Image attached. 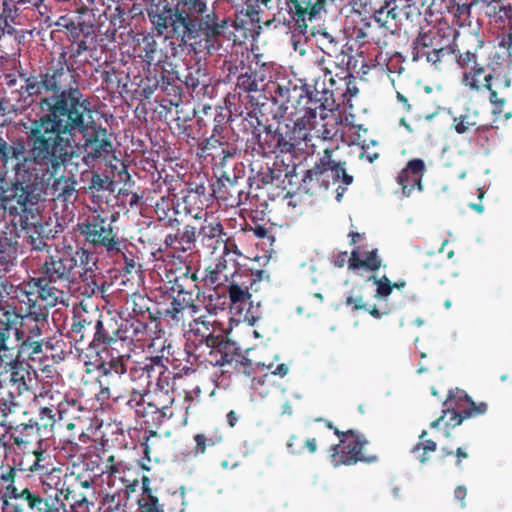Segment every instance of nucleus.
Returning <instances> with one entry per match:
<instances>
[{
  "instance_id": "1",
  "label": "nucleus",
  "mask_w": 512,
  "mask_h": 512,
  "mask_svg": "<svg viewBox=\"0 0 512 512\" xmlns=\"http://www.w3.org/2000/svg\"><path fill=\"white\" fill-rule=\"evenodd\" d=\"M24 84L20 91L37 101L45 112L30 123L26 131L29 153L38 164L56 174L73 159L76 135L83 136L82 161L94 167L113 152L106 127L92 120L90 99L80 89L79 75L67 53L61 52L38 75L20 74Z\"/></svg>"
},
{
  "instance_id": "2",
  "label": "nucleus",
  "mask_w": 512,
  "mask_h": 512,
  "mask_svg": "<svg viewBox=\"0 0 512 512\" xmlns=\"http://www.w3.org/2000/svg\"><path fill=\"white\" fill-rule=\"evenodd\" d=\"M27 141L22 137L6 140L0 135V174H14L7 188L0 186V229L12 222L24 223L20 216L29 204H38L43 191V180L35 156L27 150Z\"/></svg>"
},
{
  "instance_id": "3",
  "label": "nucleus",
  "mask_w": 512,
  "mask_h": 512,
  "mask_svg": "<svg viewBox=\"0 0 512 512\" xmlns=\"http://www.w3.org/2000/svg\"><path fill=\"white\" fill-rule=\"evenodd\" d=\"M146 11L159 36L166 34L165 40L175 39L182 46L202 40L210 43L224 35L229 24L227 19L218 23L214 10L207 12L203 0H177L174 7L163 0L150 3Z\"/></svg>"
},
{
  "instance_id": "4",
  "label": "nucleus",
  "mask_w": 512,
  "mask_h": 512,
  "mask_svg": "<svg viewBox=\"0 0 512 512\" xmlns=\"http://www.w3.org/2000/svg\"><path fill=\"white\" fill-rule=\"evenodd\" d=\"M128 360V355H119L99 364L97 377L100 386L99 399H112L114 402H118L130 394L139 395L140 399L145 397L148 379L146 376L147 358L130 367L127 366Z\"/></svg>"
},
{
  "instance_id": "5",
  "label": "nucleus",
  "mask_w": 512,
  "mask_h": 512,
  "mask_svg": "<svg viewBox=\"0 0 512 512\" xmlns=\"http://www.w3.org/2000/svg\"><path fill=\"white\" fill-rule=\"evenodd\" d=\"M482 45L483 42L478 41L473 51L467 49L458 51V54H456L455 62L459 68L464 70L461 83L471 92L487 91L489 102L493 106L492 113L498 116L504 114V117L509 119L511 113H504L507 97L503 92L511 86V78L508 73L496 72L495 69L486 73V68L479 63L477 55V51Z\"/></svg>"
},
{
  "instance_id": "6",
  "label": "nucleus",
  "mask_w": 512,
  "mask_h": 512,
  "mask_svg": "<svg viewBox=\"0 0 512 512\" xmlns=\"http://www.w3.org/2000/svg\"><path fill=\"white\" fill-rule=\"evenodd\" d=\"M96 261L92 251L68 245L55 254L47 255L38 268V274L49 286L65 291L76 280L80 269L85 273L90 272Z\"/></svg>"
},
{
  "instance_id": "7",
  "label": "nucleus",
  "mask_w": 512,
  "mask_h": 512,
  "mask_svg": "<svg viewBox=\"0 0 512 512\" xmlns=\"http://www.w3.org/2000/svg\"><path fill=\"white\" fill-rule=\"evenodd\" d=\"M198 281L197 272L192 271L190 266H186L185 271L171 281V290L175 295L163 309L162 315L165 320L184 328L186 323L200 312V305L196 302L201 294Z\"/></svg>"
},
{
  "instance_id": "8",
  "label": "nucleus",
  "mask_w": 512,
  "mask_h": 512,
  "mask_svg": "<svg viewBox=\"0 0 512 512\" xmlns=\"http://www.w3.org/2000/svg\"><path fill=\"white\" fill-rule=\"evenodd\" d=\"M458 32L449 26L432 27L428 31L420 32L413 42L412 60L419 61L422 58L437 69L442 68V63L447 56L461 51L455 43Z\"/></svg>"
},
{
  "instance_id": "9",
  "label": "nucleus",
  "mask_w": 512,
  "mask_h": 512,
  "mask_svg": "<svg viewBox=\"0 0 512 512\" xmlns=\"http://www.w3.org/2000/svg\"><path fill=\"white\" fill-rule=\"evenodd\" d=\"M14 314L17 316L15 324L8 330L9 350L14 348L10 345L13 332L19 353L29 355L41 353L44 344L42 335L48 326L49 312L29 310L26 314L21 315L14 306Z\"/></svg>"
},
{
  "instance_id": "10",
  "label": "nucleus",
  "mask_w": 512,
  "mask_h": 512,
  "mask_svg": "<svg viewBox=\"0 0 512 512\" xmlns=\"http://www.w3.org/2000/svg\"><path fill=\"white\" fill-rule=\"evenodd\" d=\"M340 180L343 185L336 188L338 202L342 200L346 186L353 182V176L346 172L345 162H337L332 159V151L329 148L324 149L323 156L311 169L306 171L303 177V183L307 190H327Z\"/></svg>"
},
{
  "instance_id": "11",
  "label": "nucleus",
  "mask_w": 512,
  "mask_h": 512,
  "mask_svg": "<svg viewBox=\"0 0 512 512\" xmlns=\"http://www.w3.org/2000/svg\"><path fill=\"white\" fill-rule=\"evenodd\" d=\"M7 495L3 512H70L63 499L57 498L54 492L24 487L12 489Z\"/></svg>"
},
{
  "instance_id": "12",
  "label": "nucleus",
  "mask_w": 512,
  "mask_h": 512,
  "mask_svg": "<svg viewBox=\"0 0 512 512\" xmlns=\"http://www.w3.org/2000/svg\"><path fill=\"white\" fill-rule=\"evenodd\" d=\"M277 16L283 24L305 34L308 23L322 20L327 14V0H276Z\"/></svg>"
},
{
  "instance_id": "13",
  "label": "nucleus",
  "mask_w": 512,
  "mask_h": 512,
  "mask_svg": "<svg viewBox=\"0 0 512 512\" xmlns=\"http://www.w3.org/2000/svg\"><path fill=\"white\" fill-rule=\"evenodd\" d=\"M115 216H103L99 213L89 215L78 224V230L84 240L95 248L104 249L108 255L117 256L126 245L120 240L113 227Z\"/></svg>"
},
{
  "instance_id": "14",
  "label": "nucleus",
  "mask_w": 512,
  "mask_h": 512,
  "mask_svg": "<svg viewBox=\"0 0 512 512\" xmlns=\"http://www.w3.org/2000/svg\"><path fill=\"white\" fill-rule=\"evenodd\" d=\"M16 298L27 305V311H48L47 307L66 304L67 293L51 287L39 274L30 277L16 286Z\"/></svg>"
},
{
  "instance_id": "15",
  "label": "nucleus",
  "mask_w": 512,
  "mask_h": 512,
  "mask_svg": "<svg viewBox=\"0 0 512 512\" xmlns=\"http://www.w3.org/2000/svg\"><path fill=\"white\" fill-rule=\"evenodd\" d=\"M341 443L331 447V462L333 466L354 465L357 462L374 463L378 460L376 454L366 452L368 440L354 430L344 431Z\"/></svg>"
},
{
  "instance_id": "16",
  "label": "nucleus",
  "mask_w": 512,
  "mask_h": 512,
  "mask_svg": "<svg viewBox=\"0 0 512 512\" xmlns=\"http://www.w3.org/2000/svg\"><path fill=\"white\" fill-rule=\"evenodd\" d=\"M94 484V476L90 473L77 472V466L74 465L70 475L65 476L62 486L60 488H53V492L57 498L64 500L70 512H88V497L83 492H80L79 489H93Z\"/></svg>"
},
{
  "instance_id": "17",
  "label": "nucleus",
  "mask_w": 512,
  "mask_h": 512,
  "mask_svg": "<svg viewBox=\"0 0 512 512\" xmlns=\"http://www.w3.org/2000/svg\"><path fill=\"white\" fill-rule=\"evenodd\" d=\"M38 204H29L27 209L31 210V214H27L26 211L21 212L20 216L24 223L14 222L8 225V228H15V232L18 234L17 238L21 237V233H25L26 244L35 251H43L49 248L47 243V236L44 233V227L41 223V215L37 207Z\"/></svg>"
},
{
  "instance_id": "18",
  "label": "nucleus",
  "mask_w": 512,
  "mask_h": 512,
  "mask_svg": "<svg viewBox=\"0 0 512 512\" xmlns=\"http://www.w3.org/2000/svg\"><path fill=\"white\" fill-rule=\"evenodd\" d=\"M288 131L289 124L278 123L274 129L272 125L266 126L263 134L258 135V154H295Z\"/></svg>"
},
{
  "instance_id": "19",
  "label": "nucleus",
  "mask_w": 512,
  "mask_h": 512,
  "mask_svg": "<svg viewBox=\"0 0 512 512\" xmlns=\"http://www.w3.org/2000/svg\"><path fill=\"white\" fill-rule=\"evenodd\" d=\"M125 398H128L126 404L131 409H135L136 414L141 415L142 417H146L149 414H155V419L161 423L164 420H168L176 416L173 408V397H168L167 402H164L161 400L162 395H156L154 401L147 402L146 406L144 397L140 399L139 395L130 394Z\"/></svg>"
},
{
  "instance_id": "20",
  "label": "nucleus",
  "mask_w": 512,
  "mask_h": 512,
  "mask_svg": "<svg viewBox=\"0 0 512 512\" xmlns=\"http://www.w3.org/2000/svg\"><path fill=\"white\" fill-rule=\"evenodd\" d=\"M182 45L176 44L174 41L169 40L166 51L158 48V43L153 34L147 33L142 34L141 39L138 40L139 56L149 66L155 64L159 66L161 63H166V60L170 57H176L179 53V49L183 50Z\"/></svg>"
},
{
  "instance_id": "21",
  "label": "nucleus",
  "mask_w": 512,
  "mask_h": 512,
  "mask_svg": "<svg viewBox=\"0 0 512 512\" xmlns=\"http://www.w3.org/2000/svg\"><path fill=\"white\" fill-rule=\"evenodd\" d=\"M98 309L89 312L82 309L74 313L67 336L76 342H87L92 347Z\"/></svg>"
},
{
  "instance_id": "22",
  "label": "nucleus",
  "mask_w": 512,
  "mask_h": 512,
  "mask_svg": "<svg viewBox=\"0 0 512 512\" xmlns=\"http://www.w3.org/2000/svg\"><path fill=\"white\" fill-rule=\"evenodd\" d=\"M312 123L301 116H297L293 125H289L288 134H290L291 142L294 144L295 154L304 153L309 155L315 152L317 143L313 139Z\"/></svg>"
},
{
  "instance_id": "23",
  "label": "nucleus",
  "mask_w": 512,
  "mask_h": 512,
  "mask_svg": "<svg viewBox=\"0 0 512 512\" xmlns=\"http://www.w3.org/2000/svg\"><path fill=\"white\" fill-rule=\"evenodd\" d=\"M425 172L426 166L422 159L415 158L408 161L396 178L404 197H410L416 188L419 191L423 189L422 180Z\"/></svg>"
},
{
  "instance_id": "24",
  "label": "nucleus",
  "mask_w": 512,
  "mask_h": 512,
  "mask_svg": "<svg viewBox=\"0 0 512 512\" xmlns=\"http://www.w3.org/2000/svg\"><path fill=\"white\" fill-rule=\"evenodd\" d=\"M214 347H199V354L196 358L203 357L200 360L201 363H208L212 366H226L230 365L235 355L237 346L235 342L227 339L217 341L213 345Z\"/></svg>"
},
{
  "instance_id": "25",
  "label": "nucleus",
  "mask_w": 512,
  "mask_h": 512,
  "mask_svg": "<svg viewBox=\"0 0 512 512\" xmlns=\"http://www.w3.org/2000/svg\"><path fill=\"white\" fill-rule=\"evenodd\" d=\"M120 323L114 317L98 310L92 348L105 347L119 340Z\"/></svg>"
},
{
  "instance_id": "26",
  "label": "nucleus",
  "mask_w": 512,
  "mask_h": 512,
  "mask_svg": "<svg viewBox=\"0 0 512 512\" xmlns=\"http://www.w3.org/2000/svg\"><path fill=\"white\" fill-rule=\"evenodd\" d=\"M229 245L225 244V252L216 259L214 264L209 265L205 270L203 281L205 285L218 288L229 280L235 279L236 270L230 268L227 257L229 256Z\"/></svg>"
},
{
  "instance_id": "27",
  "label": "nucleus",
  "mask_w": 512,
  "mask_h": 512,
  "mask_svg": "<svg viewBox=\"0 0 512 512\" xmlns=\"http://www.w3.org/2000/svg\"><path fill=\"white\" fill-rule=\"evenodd\" d=\"M17 236L15 228L0 229V274H6L15 266L17 259Z\"/></svg>"
},
{
  "instance_id": "28",
  "label": "nucleus",
  "mask_w": 512,
  "mask_h": 512,
  "mask_svg": "<svg viewBox=\"0 0 512 512\" xmlns=\"http://www.w3.org/2000/svg\"><path fill=\"white\" fill-rule=\"evenodd\" d=\"M150 339L148 325L138 318L124 319L120 322L119 340L134 344L135 347L145 346Z\"/></svg>"
},
{
  "instance_id": "29",
  "label": "nucleus",
  "mask_w": 512,
  "mask_h": 512,
  "mask_svg": "<svg viewBox=\"0 0 512 512\" xmlns=\"http://www.w3.org/2000/svg\"><path fill=\"white\" fill-rule=\"evenodd\" d=\"M180 204L175 205L174 198L170 196L161 197L155 205V214L159 223H151L149 227L153 226L154 229L159 227L176 228L180 225V220L177 218L179 213L178 207Z\"/></svg>"
},
{
  "instance_id": "30",
  "label": "nucleus",
  "mask_w": 512,
  "mask_h": 512,
  "mask_svg": "<svg viewBox=\"0 0 512 512\" xmlns=\"http://www.w3.org/2000/svg\"><path fill=\"white\" fill-rule=\"evenodd\" d=\"M205 318V315H196L188 321L189 331L195 335L198 342L196 351L199 347H214L215 342L224 339L222 335H214L213 330L210 329L211 322Z\"/></svg>"
},
{
  "instance_id": "31",
  "label": "nucleus",
  "mask_w": 512,
  "mask_h": 512,
  "mask_svg": "<svg viewBox=\"0 0 512 512\" xmlns=\"http://www.w3.org/2000/svg\"><path fill=\"white\" fill-rule=\"evenodd\" d=\"M204 221L197 231V238L200 239L203 246L216 250L219 245L224 243L226 233L224 232L223 225L217 219L208 216L202 218Z\"/></svg>"
},
{
  "instance_id": "32",
  "label": "nucleus",
  "mask_w": 512,
  "mask_h": 512,
  "mask_svg": "<svg viewBox=\"0 0 512 512\" xmlns=\"http://www.w3.org/2000/svg\"><path fill=\"white\" fill-rule=\"evenodd\" d=\"M202 152L211 157L215 165L224 166L228 158H233L237 153V146L232 142H219L214 138H206L201 144Z\"/></svg>"
},
{
  "instance_id": "33",
  "label": "nucleus",
  "mask_w": 512,
  "mask_h": 512,
  "mask_svg": "<svg viewBox=\"0 0 512 512\" xmlns=\"http://www.w3.org/2000/svg\"><path fill=\"white\" fill-rule=\"evenodd\" d=\"M197 241V229L192 225H185L183 230L177 233H169L165 236L164 245L166 249L179 252H186L195 248Z\"/></svg>"
},
{
  "instance_id": "34",
  "label": "nucleus",
  "mask_w": 512,
  "mask_h": 512,
  "mask_svg": "<svg viewBox=\"0 0 512 512\" xmlns=\"http://www.w3.org/2000/svg\"><path fill=\"white\" fill-rule=\"evenodd\" d=\"M465 399L469 403V406L465 409H462L461 411H456L455 409L451 408V402H452V395L450 394L449 397L444 401V406L447 407V411L451 412V417L448 421H446V426L456 427L460 425L463 420L484 415L488 410V405L485 402H480L476 404L471 400V398L465 394Z\"/></svg>"
},
{
  "instance_id": "35",
  "label": "nucleus",
  "mask_w": 512,
  "mask_h": 512,
  "mask_svg": "<svg viewBox=\"0 0 512 512\" xmlns=\"http://www.w3.org/2000/svg\"><path fill=\"white\" fill-rule=\"evenodd\" d=\"M9 430L10 439L18 448L31 444L34 441L40 443L42 440L39 434L40 429L38 422L32 419L27 423L10 424Z\"/></svg>"
},
{
  "instance_id": "36",
  "label": "nucleus",
  "mask_w": 512,
  "mask_h": 512,
  "mask_svg": "<svg viewBox=\"0 0 512 512\" xmlns=\"http://www.w3.org/2000/svg\"><path fill=\"white\" fill-rule=\"evenodd\" d=\"M416 10V14L420 16V12L417 8L412 5H406L403 8H399L396 5V0H385L384 4L375 11V19L377 22H381L386 28H390L389 19L395 22L394 28L397 27L396 21L400 19L401 14L404 13L406 18H410V15Z\"/></svg>"
},
{
  "instance_id": "37",
  "label": "nucleus",
  "mask_w": 512,
  "mask_h": 512,
  "mask_svg": "<svg viewBox=\"0 0 512 512\" xmlns=\"http://www.w3.org/2000/svg\"><path fill=\"white\" fill-rule=\"evenodd\" d=\"M78 32L80 36L73 37L70 45V59H77L84 52L92 51L96 47V34L92 24H82Z\"/></svg>"
},
{
  "instance_id": "38",
  "label": "nucleus",
  "mask_w": 512,
  "mask_h": 512,
  "mask_svg": "<svg viewBox=\"0 0 512 512\" xmlns=\"http://www.w3.org/2000/svg\"><path fill=\"white\" fill-rule=\"evenodd\" d=\"M195 446L192 449L194 456L203 455L208 448L221 444L224 440L223 433L218 427L207 428L193 436Z\"/></svg>"
},
{
  "instance_id": "39",
  "label": "nucleus",
  "mask_w": 512,
  "mask_h": 512,
  "mask_svg": "<svg viewBox=\"0 0 512 512\" xmlns=\"http://www.w3.org/2000/svg\"><path fill=\"white\" fill-rule=\"evenodd\" d=\"M181 81L197 96L207 94L210 88V78L200 67H188Z\"/></svg>"
},
{
  "instance_id": "40",
  "label": "nucleus",
  "mask_w": 512,
  "mask_h": 512,
  "mask_svg": "<svg viewBox=\"0 0 512 512\" xmlns=\"http://www.w3.org/2000/svg\"><path fill=\"white\" fill-rule=\"evenodd\" d=\"M238 184V177L234 176L233 178L224 175L218 177L211 185V195H214L215 199L221 201H228L229 198L233 197L234 194L240 195L241 191L236 190V186Z\"/></svg>"
},
{
  "instance_id": "41",
  "label": "nucleus",
  "mask_w": 512,
  "mask_h": 512,
  "mask_svg": "<svg viewBox=\"0 0 512 512\" xmlns=\"http://www.w3.org/2000/svg\"><path fill=\"white\" fill-rule=\"evenodd\" d=\"M313 139L333 140L339 132V123L336 118L328 119L327 114H319V120L312 123Z\"/></svg>"
},
{
  "instance_id": "42",
  "label": "nucleus",
  "mask_w": 512,
  "mask_h": 512,
  "mask_svg": "<svg viewBox=\"0 0 512 512\" xmlns=\"http://www.w3.org/2000/svg\"><path fill=\"white\" fill-rule=\"evenodd\" d=\"M381 265L382 261L378 255V249H373L365 253L364 259L360 257L359 247H356L351 252L349 259V269L357 270L360 268H365L366 270L375 272L381 267Z\"/></svg>"
},
{
  "instance_id": "43",
  "label": "nucleus",
  "mask_w": 512,
  "mask_h": 512,
  "mask_svg": "<svg viewBox=\"0 0 512 512\" xmlns=\"http://www.w3.org/2000/svg\"><path fill=\"white\" fill-rule=\"evenodd\" d=\"M478 112L467 109L465 113L453 118V127L458 134H465L471 130L477 133L489 130L487 125H478Z\"/></svg>"
},
{
  "instance_id": "44",
  "label": "nucleus",
  "mask_w": 512,
  "mask_h": 512,
  "mask_svg": "<svg viewBox=\"0 0 512 512\" xmlns=\"http://www.w3.org/2000/svg\"><path fill=\"white\" fill-rule=\"evenodd\" d=\"M396 98L399 103L402 104L403 110L409 114L414 116L417 119L425 118L430 120L434 113H428L424 107V102L421 98L416 97L414 95L406 96L403 93L397 91Z\"/></svg>"
},
{
  "instance_id": "45",
  "label": "nucleus",
  "mask_w": 512,
  "mask_h": 512,
  "mask_svg": "<svg viewBox=\"0 0 512 512\" xmlns=\"http://www.w3.org/2000/svg\"><path fill=\"white\" fill-rule=\"evenodd\" d=\"M321 100L313 98L311 95L305 92L304 95H300L295 109L300 116L315 122L318 114H326V111H322V106H319Z\"/></svg>"
},
{
  "instance_id": "46",
  "label": "nucleus",
  "mask_w": 512,
  "mask_h": 512,
  "mask_svg": "<svg viewBox=\"0 0 512 512\" xmlns=\"http://www.w3.org/2000/svg\"><path fill=\"white\" fill-rule=\"evenodd\" d=\"M255 280L247 279L246 281H237L232 279L228 286L229 299L232 304H246L250 301V289L253 288Z\"/></svg>"
},
{
  "instance_id": "47",
  "label": "nucleus",
  "mask_w": 512,
  "mask_h": 512,
  "mask_svg": "<svg viewBox=\"0 0 512 512\" xmlns=\"http://www.w3.org/2000/svg\"><path fill=\"white\" fill-rule=\"evenodd\" d=\"M16 318L13 305H0V354L9 350L8 330L15 324Z\"/></svg>"
},
{
  "instance_id": "48",
  "label": "nucleus",
  "mask_w": 512,
  "mask_h": 512,
  "mask_svg": "<svg viewBox=\"0 0 512 512\" xmlns=\"http://www.w3.org/2000/svg\"><path fill=\"white\" fill-rule=\"evenodd\" d=\"M76 181L71 177L56 178L51 187L52 195L63 202H70L76 198Z\"/></svg>"
},
{
  "instance_id": "49",
  "label": "nucleus",
  "mask_w": 512,
  "mask_h": 512,
  "mask_svg": "<svg viewBox=\"0 0 512 512\" xmlns=\"http://www.w3.org/2000/svg\"><path fill=\"white\" fill-rule=\"evenodd\" d=\"M350 71H342L337 72L335 76H332V73L329 69H325V77H329V91L332 93V98H334V102L341 101L343 99V96H345V88L347 87L348 80L351 76Z\"/></svg>"
},
{
  "instance_id": "50",
  "label": "nucleus",
  "mask_w": 512,
  "mask_h": 512,
  "mask_svg": "<svg viewBox=\"0 0 512 512\" xmlns=\"http://www.w3.org/2000/svg\"><path fill=\"white\" fill-rule=\"evenodd\" d=\"M184 211L195 219H202L208 216L206 208L209 206L208 200H203L199 196L186 192L182 198Z\"/></svg>"
},
{
  "instance_id": "51",
  "label": "nucleus",
  "mask_w": 512,
  "mask_h": 512,
  "mask_svg": "<svg viewBox=\"0 0 512 512\" xmlns=\"http://www.w3.org/2000/svg\"><path fill=\"white\" fill-rule=\"evenodd\" d=\"M231 26L234 28L233 33V42L236 44L243 43L248 37L252 36L253 32V24L249 21L243 11L238 13L235 19L231 22Z\"/></svg>"
},
{
  "instance_id": "52",
  "label": "nucleus",
  "mask_w": 512,
  "mask_h": 512,
  "mask_svg": "<svg viewBox=\"0 0 512 512\" xmlns=\"http://www.w3.org/2000/svg\"><path fill=\"white\" fill-rule=\"evenodd\" d=\"M19 405L15 401V395L6 380L0 378V411L3 417L14 413Z\"/></svg>"
},
{
  "instance_id": "53",
  "label": "nucleus",
  "mask_w": 512,
  "mask_h": 512,
  "mask_svg": "<svg viewBox=\"0 0 512 512\" xmlns=\"http://www.w3.org/2000/svg\"><path fill=\"white\" fill-rule=\"evenodd\" d=\"M427 431L423 430L419 435V442L414 446L412 452L416 454L421 464L430 460V454L437 450V443L432 439H425Z\"/></svg>"
},
{
  "instance_id": "54",
  "label": "nucleus",
  "mask_w": 512,
  "mask_h": 512,
  "mask_svg": "<svg viewBox=\"0 0 512 512\" xmlns=\"http://www.w3.org/2000/svg\"><path fill=\"white\" fill-rule=\"evenodd\" d=\"M309 95H311L313 98L321 100L319 106H322V111H333L338 104H335L334 98H332V93H330L329 88L325 86V83L323 82L320 86V84L317 82L314 85L313 90L307 89L305 91Z\"/></svg>"
},
{
  "instance_id": "55",
  "label": "nucleus",
  "mask_w": 512,
  "mask_h": 512,
  "mask_svg": "<svg viewBox=\"0 0 512 512\" xmlns=\"http://www.w3.org/2000/svg\"><path fill=\"white\" fill-rule=\"evenodd\" d=\"M224 70L227 71V75L224 82H230L232 77H236L244 73V71H251V64L249 61H245L243 57L231 56L229 60H225L223 64Z\"/></svg>"
},
{
  "instance_id": "56",
  "label": "nucleus",
  "mask_w": 512,
  "mask_h": 512,
  "mask_svg": "<svg viewBox=\"0 0 512 512\" xmlns=\"http://www.w3.org/2000/svg\"><path fill=\"white\" fill-rule=\"evenodd\" d=\"M147 369H146V376H147V393L154 389L158 377H160L161 373L165 372V364L163 362L162 356H155L147 358Z\"/></svg>"
},
{
  "instance_id": "57",
  "label": "nucleus",
  "mask_w": 512,
  "mask_h": 512,
  "mask_svg": "<svg viewBox=\"0 0 512 512\" xmlns=\"http://www.w3.org/2000/svg\"><path fill=\"white\" fill-rule=\"evenodd\" d=\"M95 269H97V264L91 267V271L85 273L84 270H79L77 276L82 279L83 285L79 287L82 295L87 297H91L97 292H102L100 290L99 285L95 280Z\"/></svg>"
},
{
  "instance_id": "58",
  "label": "nucleus",
  "mask_w": 512,
  "mask_h": 512,
  "mask_svg": "<svg viewBox=\"0 0 512 512\" xmlns=\"http://www.w3.org/2000/svg\"><path fill=\"white\" fill-rule=\"evenodd\" d=\"M127 470L125 462L116 459L114 455H109L104 465L102 466L101 472L103 475H107L109 479L119 478L124 481L123 474Z\"/></svg>"
},
{
  "instance_id": "59",
  "label": "nucleus",
  "mask_w": 512,
  "mask_h": 512,
  "mask_svg": "<svg viewBox=\"0 0 512 512\" xmlns=\"http://www.w3.org/2000/svg\"><path fill=\"white\" fill-rule=\"evenodd\" d=\"M25 374L28 372L25 371L23 367H19L17 364L12 367L11 373L7 383H9V387H13L18 395H22L24 392L29 391V386L25 380Z\"/></svg>"
},
{
  "instance_id": "60",
  "label": "nucleus",
  "mask_w": 512,
  "mask_h": 512,
  "mask_svg": "<svg viewBox=\"0 0 512 512\" xmlns=\"http://www.w3.org/2000/svg\"><path fill=\"white\" fill-rule=\"evenodd\" d=\"M234 372L243 374L245 376H252L255 373V369L253 366L252 361L244 356L237 347V350H235V355H233V360L231 361L230 365Z\"/></svg>"
},
{
  "instance_id": "61",
  "label": "nucleus",
  "mask_w": 512,
  "mask_h": 512,
  "mask_svg": "<svg viewBox=\"0 0 512 512\" xmlns=\"http://www.w3.org/2000/svg\"><path fill=\"white\" fill-rule=\"evenodd\" d=\"M202 302L206 311L212 315L217 314L218 310H224L227 299L226 296L219 294L217 288H213L211 293L204 295Z\"/></svg>"
},
{
  "instance_id": "62",
  "label": "nucleus",
  "mask_w": 512,
  "mask_h": 512,
  "mask_svg": "<svg viewBox=\"0 0 512 512\" xmlns=\"http://www.w3.org/2000/svg\"><path fill=\"white\" fill-rule=\"evenodd\" d=\"M166 63H161L159 66H156V71H158V68L161 69L160 77L159 79H156V87L160 88L163 91H166L168 86L175 83L176 80H181L179 77L178 72L174 70H167L165 68ZM169 66H171V63H168Z\"/></svg>"
},
{
  "instance_id": "63",
  "label": "nucleus",
  "mask_w": 512,
  "mask_h": 512,
  "mask_svg": "<svg viewBox=\"0 0 512 512\" xmlns=\"http://www.w3.org/2000/svg\"><path fill=\"white\" fill-rule=\"evenodd\" d=\"M16 476L17 470L14 466L7 465L5 469L1 467L0 482L5 485L4 491L2 490V495H11L12 489H19L15 486Z\"/></svg>"
},
{
  "instance_id": "64",
  "label": "nucleus",
  "mask_w": 512,
  "mask_h": 512,
  "mask_svg": "<svg viewBox=\"0 0 512 512\" xmlns=\"http://www.w3.org/2000/svg\"><path fill=\"white\" fill-rule=\"evenodd\" d=\"M113 181L106 174L92 172L89 190L92 193L100 191H112Z\"/></svg>"
}]
</instances>
